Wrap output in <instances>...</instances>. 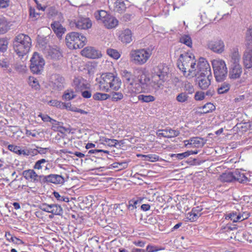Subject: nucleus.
I'll return each mask as SVG.
<instances>
[{"mask_svg":"<svg viewBox=\"0 0 252 252\" xmlns=\"http://www.w3.org/2000/svg\"><path fill=\"white\" fill-rule=\"evenodd\" d=\"M29 84L32 86V88L35 90H38L39 89L40 86L38 81L37 79L34 78L33 77L29 78Z\"/></svg>","mask_w":252,"mask_h":252,"instance_id":"obj_54","label":"nucleus"},{"mask_svg":"<svg viewBox=\"0 0 252 252\" xmlns=\"http://www.w3.org/2000/svg\"><path fill=\"white\" fill-rule=\"evenodd\" d=\"M246 39L252 43V28H249L246 33Z\"/></svg>","mask_w":252,"mask_h":252,"instance_id":"obj_61","label":"nucleus"},{"mask_svg":"<svg viewBox=\"0 0 252 252\" xmlns=\"http://www.w3.org/2000/svg\"><path fill=\"white\" fill-rule=\"evenodd\" d=\"M119 39L124 43L127 44L132 40V32L131 30L126 29L124 30L119 35Z\"/></svg>","mask_w":252,"mask_h":252,"instance_id":"obj_23","label":"nucleus"},{"mask_svg":"<svg viewBox=\"0 0 252 252\" xmlns=\"http://www.w3.org/2000/svg\"><path fill=\"white\" fill-rule=\"evenodd\" d=\"M118 140L116 139H109V140H107V143L106 145L109 146V147H116V145L117 144Z\"/></svg>","mask_w":252,"mask_h":252,"instance_id":"obj_64","label":"nucleus"},{"mask_svg":"<svg viewBox=\"0 0 252 252\" xmlns=\"http://www.w3.org/2000/svg\"><path fill=\"white\" fill-rule=\"evenodd\" d=\"M11 22L6 18L0 15V34H4L10 30Z\"/></svg>","mask_w":252,"mask_h":252,"instance_id":"obj_22","label":"nucleus"},{"mask_svg":"<svg viewBox=\"0 0 252 252\" xmlns=\"http://www.w3.org/2000/svg\"><path fill=\"white\" fill-rule=\"evenodd\" d=\"M124 94L121 92H114L112 94L111 99L113 101H118L124 98Z\"/></svg>","mask_w":252,"mask_h":252,"instance_id":"obj_50","label":"nucleus"},{"mask_svg":"<svg viewBox=\"0 0 252 252\" xmlns=\"http://www.w3.org/2000/svg\"><path fill=\"white\" fill-rule=\"evenodd\" d=\"M9 0H0V8H5L9 5Z\"/></svg>","mask_w":252,"mask_h":252,"instance_id":"obj_63","label":"nucleus"},{"mask_svg":"<svg viewBox=\"0 0 252 252\" xmlns=\"http://www.w3.org/2000/svg\"><path fill=\"white\" fill-rule=\"evenodd\" d=\"M212 79V74L210 76L199 75L197 78L198 86L202 90L207 89L211 85V81Z\"/></svg>","mask_w":252,"mask_h":252,"instance_id":"obj_19","label":"nucleus"},{"mask_svg":"<svg viewBox=\"0 0 252 252\" xmlns=\"http://www.w3.org/2000/svg\"><path fill=\"white\" fill-rule=\"evenodd\" d=\"M40 209L46 212L51 213L52 204H48L47 203H43L40 207Z\"/></svg>","mask_w":252,"mask_h":252,"instance_id":"obj_57","label":"nucleus"},{"mask_svg":"<svg viewBox=\"0 0 252 252\" xmlns=\"http://www.w3.org/2000/svg\"><path fill=\"white\" fill-rule=\"evenodd\" d=\"M122 75L127 83H129L131 81H134L133 78V76L131 73L126 70H124L122 71Z\"/></svg>","mask_w":252,"mask_h":252,"instance_id":"obj_42","label":"nucleus"},{"mask_svg":"<svg viewBox=\"0 0 252 252\" xmlns=\"http://www.w3.org/2000/svg\"><path fill=\"white\" fill-rule=\"evenodd\" d=\"M38 117H40L42 120L45 122H49L51 123V121L53 120V119L50 118L48 115L46 114H42L41 113H40L38 115Z\"/></svg>","mask_w":252,"mask_h":252,"instance_id":"obj_60","label":"nucleus"},{"mask_svg":"<svg viewBox=\"0 0 252 252\" xmlns=\"http://www.w3.org/2000/svg\"><path fill=\"white\" fill-rule=\"evenodd\" d=\"M8 43L7 39L3 38H0V52L3 53L6 51Z\"/></svg>","mask_w":252,"mask_h":252,"instance_id":"obj_51","label":"nucleus"},{"mask_svg":"<svg viewBox=\"0 0 252 252\" xmlns=\"http://www.w3.org/2000/svg\"><path fill=\"white\" fill-rule=\"evenodd\" d=\"M71 27H75L80 30H87L92 27V22L88 18L80 17L70 23Z\"/></svg>","mask_w":252,"mask_h":252,"instance_id":"obj_13","label":"nucleus"},{"mask_svg":"<svg viewBox=\"0 0 252 252\" xmlns=\"http://www.w3.org/2000/svg\"><path fill=\"white\" fill-rule=\"evenodd\" d=\"M233 176L234 181H237L241 183H244L249 181L248 178L245 176V174L239 170H236L233 172Z\"/></svg>","mask_w":252,"mask_h":252,"instance_id":"obj_29","label":"nucleus"},{"mask_svg":"<svg viewBox=\"0 0 252 252\" xmlns=\"http://www.w3.org/2000/svg\"><path fill=\"white\" fill-rule=\"evenodd\" d=\"M214 74L217 82H222L227 76L228 70L225 62L221 59L212 61Z\"/></svg>","mask_w":252,"mask_h":252,"instance_id":"obj_7","label":"nucleus"},{"mask_svg":"<svg viewBox=\"0 0 252 252\" xmlns=\"http://www.w3.org/2000/svg\"><path fill=\"white\" fill-rule=\"evenodd\" d=\"M30 62L31 71L34 74H41L45 65V61L42 56L37 52H34L31 59Z\"/></svg>","mask_w":252,"mask_h":252,"instance_id":"obj_9","label":"nucleus"},{"mask_svg":"<svg viewBox=\"0 0 252 252\" xmlns=\"http://www.w3.org/2000/svg\"><path fill=\"white\" fill-rule=\"evenodd\" d=\"M94 15L97 21H100L108 29L114 28L118 25V20L105 10H97Z\"/></svg>","mask_w":252,"mask_h":252,"instance_id":"obj_8","label":"nucleus"},{"mask_svg":"<svg viewBox=\"0 0 252 252\" xmlns=\"http://www.w3.org/2000/svg\"><path fill=\"white\" fill-rule=\"evenodd\" d=\"M229 56L231 65L240 64V55L237 49H234Z\"/></svg>","mask_w":252,"mask_h":252,"instance_id":"obj_28","label":"nucleus"},{"mask_svg":"<svg viewBox=\"0 0 252 252\" xmlns=\"http://www.w3.org/2000/svg\"><path fill=\"white\" fill-rule=\"evenodd\" d=\"M178 67L186 77L190 78L196 76V71L194 69L195 68L194 59L188 54H181L180 56Z\"/></svg>","mask_w":252,"mask_h":252,"instance_id":"obj_4","label":"nucleus"},{"mask_svg":"<svg viewBox=\"0 0 252 252\" xmlns=\"http://www.w3.org/2000/svg\"><path fill=\"white\" fill-rule=\"evenodd\" d=\"M48 56L55 60H59L62 57V54L59 49L52 48L49 50Z\"/></svg>","mask_w":252,"mask_h":252,"instance_id":"obj_30","label":"nucleus"},{"mask_svg":"<svg viewBox=\"0 0 252 252\" xmlns=\"http://www.w3.org/2000/svg\"><path fill=\"white\" fill-rule=\"evenodd\" d=\"M42 179L41 184H53L55 185H63L65 182L64 178L59 174H51L48 175H43L40 177Z\"/></svg>","mask_w":252,"mask_h":252,"instance_id":"obj_12","label":"nucleus"},{"mask_svg":"<svg viewBox=\"0 0 252 252\" xmlns=\"http://www.w3.org/2000/svg\"><path fill=\"white\" fill-rule=\"evenodd\" d=\"M194 69L196 71V75H204L210 76L212 74L210 66L204 58H200L199 59L197 65L195 64V68Z\"/></svg>","mask_w":252,"mask_h":252,"instance_id":"obj_11","label":"nucleus"},{"mask_svg":"<svg viewBox=\"0 0 252 252\" xmlns=\"http://www.w3.org/2000/svg\"><path fill=\"white\" fill-rule=\"evenodd\" d=\"M206 47L208 49L218 54L222 53L225 49L224 43L220 39H214L208 40Z\"/></svg>","mask_w":252,"mask_h":252,"instance_id":"obj_10","label":"nucleus"},{"mask_svg":"<svg viewBox=\"0 0 252 252\" xmlns=\"http://www.w3.org/2000/svg\"><path fill=\"white\" fill-rule=\"evenodd\" d=\"M99 89L105 92H109L111 90L117 91L121 88V79L112 73L102 74L99 78H97Z\"/></svg>","mask_w":252,"mask_h":252,"instance_id":"obj_1","label":"nucleus"},{"mask_svg":"<svg viewBox=\"0 0 252 252\" xmlns=\"http://www.w3.org/2000/svg\"><path fill=\"white\" fill-rule=\"evenodd\" d=\"M47 162L48 160H46L45 159H40L35 162L33 168V169L37 170L42 169V168L45 166V165Z\"/></svg>","mask_w":252,"mask_h":252,"instance_id":"obj_41","label":"nucleus"},{"mask_svg":"<svg viewBox=\"0 0 252 252\" xmlns=\"http://www.w3.org/2000/svg\"><path fill=\"white\" fill-rule=\"evenodd\" d=\"M22 176L29 181L34 183H40L41 184L43 175H38L33 169H27L23 171Z\"/></svg>","mask_w":252,"mask_h":252,"instance_id":"obj_16","label":"nucleus"},{"mask_svg":"<svg viewBox=\"0 0 252 252\" xmlns=\"http://www.w3.org/2000/svg\"><path fill=\"white\" fill-rule=\"evenodd\" d=\"M154 47L149 46L146 48L132 50L129 54L130 61L137 65L145 64L151 56Z\"/></svg>","mask_w":252,"mask_h":252,"instance_id":"obj_5","label":"nucleus"},{"mask_svg":"<svg viewBox=\"0 0 252 252\" xmlns=\"http://www.w3.org/2000/svg\"><path fill=\"white\" fill-rule=\"evenodd\" d=\"M52 126V129L55 131H61V129L65 130V128L62 126L63 123L62 122H58L54 119H53L50 123Z\"/></svg>","mask_w":252,"mask_h":252,"instance_id":"obj_37","label":"nucleus"},{"mask_svg":"<svg viewBox=\"0 0 252 252\" xmlns=\"http://www.w3.org/2000/svg\"><path fill=\"white\" fill-rule=\"evenodd\" d=\"M242 68L240 64L231 65L229 72V76L230 79H235L239 78L242 74Z\"/></svg>","mask_w":252,"mask_h":252,"instance_id":"obj_21","label":"nucleus"},{"mask_svg":"<svg viewBox=\"0 0 252 252\" xmlns=\"http://www.w3.org/2000/svg\"><path fill=\"white\" fill-rule=\"evenodd\" d=\"M30 16L32 20H37L40 16V14L36 12L35 9L31 7L30 8Z\"/></svg>","mask_w":252,"mask_h":252,"instance_id":"obj_56","label":"nucleus"},{"mask_svg":"<svg viewBox=\"0 0 252 252\" xmlns=\"http://www.w3.org/2000/svg\"><path fill=\"white\" fill-rule=\"evenodd\" d=\"M73 86L77 91H82L87 88L86 81L82 78H75L73 80Z\"/></svg>","mask_w":252,"mask_h":252,"instance_id":"obj_25","label":"nucleus"},{"mask_svg":"<svg viewBox=\"0 0 252 252\" xmlns=\"http://www.w3.org/2000/svg\"><path fill=\"white\" fill-rule=\"evenodd\" d=\"M51 214L54 215L61 216L63 213L62 207L57 204H52Z\"/></svg>","mask_w":252,"mask_h":252,"instance_id":"obj_38","label":"nucleus"},{"mask_svg":"<svg viewBox=\"0 0 252 252\" xmlns=\"http://www.w3.org/2000/svg\"><path fill=\"white\" fill-rule=\"evenodd\" d=\"M136 81L139 85V87L146 90H154L151 86V81L150 78L144 72H141L137 76Z\"/></svg>","mask_w":252,"mask_h":252,"instance_id":"obj_17","label":"nucleus"},{"mask_svg":"<svg viewBox=\"0 0 252 252\" xmlns=\"http://www.w3.org/2000/svg\"><path fill=\"white\" fill-rule=\"evenodd\" d=\"M126 3L128 1L127 0H117L114 3V10L118 13H121L125 11L126 8Z\"/></svg>","mask_w":252,"mask_h":252,"instance_id":"obj_26","label":"nucleus"},{"mask_svg":"<svg viewBox=\"0 0 252 252\" xmlns=\"http://www.w3.org/2000/svg\"><path fill=\"white\" fill-rule=\"evenodd\" d=\"M189 96L186 92L180 93L176 96V100L181 103H184L188 100Z\"/></svg>","mask_w":252,"mask_h":252,"instance_id":"obj_47","label":"nucleus"},{"mask_svg":"<svg viewBox=\"0 0 252 252\" xmlns=\"http://www.w3.org/2000/svg\"><path fill=\"white\" fill-rule=\"evenodd\" d=\"M170 156L172 158H174L176 159L181 160L184 158L188 157L189 153L185 152L180 154H172Z\"/></svg>","mask_w":252,"mask_h":252,"instance_id":"obj_53","label":"nucleus"},{"mask_svg":"<svg viewBox=\"0 0 252 252\" xmlns=\"http://www.w3.org/2000/svg\"><path fill=\"white\" fill-rule=\"evenodd\" d=\"M26 66L23 64L17 63L15 65V69L19 72H23L26 70Z\"/></svg>","mask_w":252,"mask_h":252,"instance_id":"obj_59","label":"nucleus"},{"mask_svg":"<svg viewBox=\"0 0 252 252\" xmlns=\"http://www.w3.org/2000/svg\"><path fill=\"white\" fill-rule=\"evenodd\" d=\"M230 84L227 82H224L218 86L217 93L219 94L227 93L230 88Z\"/></svg>","mask_w":252,"mask_h":252,"instance_id":"obj_31","label":"nucleus"},{"mask_svg":"<svg viewBox=\"0 0 252 252\" xmlns=\"http://www.w3.org/2000/svg\"><path fill=\"white\" fill-rule=\"evenodd\" d=\"M51 27L59 38H61L65 32V29L59 22H53L51 25Z\"/></svg>","mask_w":252,"mask_h":252,"instance_id":"obj_24","label":"nucleus"},{"mask_svg":"<svg viewBox=\"0 0 252 252\" xmlns=\"http://www.w3.org/2000/svg\"><path fill=\"white\" fill-rule=\"evenodd\" d=\"M124 94L128 97H133L141 92L139 85L136 81H131L128 83L123 90Z\"/></svg>","mask_w":252,"mask_h":252,"instance_id":"obj_14","label":"nucleus"},{"mask_svg":"<svg viewBox=\"0 0 252 252\" xmlns=\"http://www.w3.org/2000/svg\"><path fill=\"white\" fill-rule=\"evenodd\" d=\"M114 168H118V170H122L126 168L127 167L126 162H115L112 164Z\"/></svg>","mask_w":252,"mask_h":252,"instance_id":"obj_55","label":"nucleus"},{"mask_svg":"<svg viewBox=\"0 0 252 252\" xmlns=\"http://www.w3.org/2000/svg\"><path fill=\"white\" fill-rule=\"evenodd\" d=\"M180 42L182 43L189 47L192 46V40L190 36L187 34L182 35L180 38Z\"/></svg>","mask_w":252,"mask_h":252,"instance_id":"obj_39","label":"nucleus"},{"mask_svg":"<svg viewBox=\"0 0 252 252\" xmlns=\"http://www.w3.org/2000/svg\"><path fill=\"white\" fill-rule=\"evenodd\" d=\"M93 97L95 100H104L109 98L110 95L107 94L95 93Z\"/></svg>","mask_w":252,"mask_h":252,"instance_id":"obj_40","label":"nucleus"},{"mask_svg":"<svg viewBox=\"0 0 252 252\" xmlns=\"http://www.w3.org/2000/svg\"><path fill=\"white\" fill-rule=\"evenodd\" d=\"M32 47L31 37L25 34H18L13 41V47L14 52L19 57H23L30 51Z\"/></svg>","mask_w":252,"mask_h":252,"instance_id":"obj_2","label":"nucleus"},{"mask_svg":"<svg viewBox=\"0 0 252 252\" xmlns=\"http://www.w3.org/2000/svg\"><path fill=\"white\" fill-rule=\"evenodd\" d=\"M180 134V131L178 130H174L171 128H166L163 129L164 137L172 138L178 136Z\"/></svg>","mask_w":252,"mask_h":252,"instance_id":"obj_33","label":"nucleus"},{"mask_svg":"<svg viewBox=\"0 0 252 252\" xmlns=\"http://www.w3.org/2000/svg\"><path fill=\"white\" fill-rule=\"evenodd\" d=\"M107 54L114 59L117 60L120 57V54L117 50L111 48L107 50Z\"/></svg>","mask_w":252,"mask_h":252,"instance_id":"obj_48","label":"nucleus"},{"mask_svg":"<svg viewBox=\"0 0 252 252\" xmlns=\"http://www.w3.org/2000/svg\"><path fill=\"white\" fill-rule=\"evenodd\" d=\"M134 17H135V14L133 13H132V14L126 13L124 15V16L123 17V19L124 21L127 22V21H130Z\"/></svg>","mask_w":252,"mask_h":252,"instance_id":"obj_62","label":"nucleus"},{"mask_svg":"<svg viewBox=\"0 0 252 252\" xmlns=\"http://www.w3.org/2000/svg\"><path fill=\"white\" fill-rule=\"evenodd\" d=\"M169 68L165 64H160L153 69L152 76L151 86L157 91L163 86V83L168 77Z\"/></svg>","mask_w":252,"mask_h":252,"instance_id":"obj_3","label":"nucleus"},{"mask_svg":"<svg viewBox=\"0 0 252 252\" xmlns=\"http://www.w3.org/2000/svg\"><path fill=\"white\" fill-rule=\"evenodd\" d=\"M220 180L222 182H232L234 181L233 172H227L222 173L220 176Z\"/></svg>","mask_w":252,"mask_h":252,"instance_id":"obj_32","label":"nucleus"},{"mask_svg":"<svg viewBox=\"0 0 252 252\" xmlns=\"http://www.w3.org/2000/svg\"><path fill=\"white\" fill-rule=\"evenodd\" d=\"M242 217V216H240V213L236 212H232L227 215L226 219L228 218L233 222H238L243 220Z\"/></svg>","mask_w":252,"mask_h":252,"instance_id":"obj_35","label":"nucleus"},{"mask_svg":"<svg viewBox=\"0 0 252 252\" xmlns=\"http://www.w3.org/2000/svg\"><path fill=\"white\" fill-rule=\"evenodd\" d=\"M184 90L188 92L189 94H192L194 92V89L193 85L188 82H185Z\"/></svg>","mask_w":252,"mask_h":252,"instance_id":"obj_52","label":"nucleus"},{"mask_svg":"<svg viewBox=\"0 0 252 252\" xmlns=\"http://www.w3.org/2000/svg\"><path fill=\"white\" fill-rule=\"evenodd\" d=\"M200 216V214L197 215V214L191 211L187 214L186 219L187 220L193 222L196 221Z\"/></svg>","mask_w":252,"mask_h":252,"instance_id":"obj_49","label":"nucleus"},{"mask_svg":"<svg viewBox=\"0 0 252 252\" xmlns=\"http://www.w3.org/2000/svg\"><path fill=\"white\" fill-rule=\"evenodd\" d=\"M243 63L246 68H250L252 67V50L244 52Z\"/></svg>","mask_w":252,"mask_h":252,"instance_id":"obj_27","label":"nucleus"},{"mask_svg":"<svg viewBox=\"0 0 252 252\" xmlns=\"http://www.w3.org/2000/svg\"><path fill=\"white\" fill-rule=\"evenodd\" d=\"M216 107L213 103L211 102L207 103L202 107L203 113H208L214 110Z\"/></svg>","mask_w":252,"mask_h":252,"instance_id":"obj_45","label":"nucleus"},{"mask_svg":"<svg viewBox=\"0 0 252 252\" xmlns=\"http://www.w3.org/2000/svg\"><path fill=\"white\" fill-rule=\"evenodd\" d=\"M184 143L187 148H199L204 145L205 141L202 138L195 137L185 140Z\"/></svg>","mask_w":252,"mask_h":252,"instance_id":"obj_18","label":"nucleus"},{"mask_svg":"<svg viewBox=\"0 0 252 252\" xmlns=\"http://www.w3.org/2000/svg\"><path fill=\"white\" fill-rule=\"evenodd\" d=\"M51 85L55 91H61L64 87V78L60 74H55L51 77Z\"/></svg>","mask_w":252,"mask_h":252,"instance_id":"obj_15","label":"nucleus"},{"mask_svg":"<svg viewBox=\"0 0 252 252\" xmlns=\"http://www.w3.org/2000/svg\"><path fill=\"white\" fill-rule=\"evenodd\" d=\"M65 42L66 46L70 49H80L85 45L87 39L81 33L71 32L66 34Z\"/></svg>","mask_w":252,"mask_h":252,"instance_id":"obj_6","label":"nucleus"},{"mask_svg":"<svg viewBox=\"0 0 252 252\" xmlns=\"http://www.w3.org/2000/svg\"><path fill=\"white\" fill-rule=\"evenodd\" d=\"M141 202L138 200H130L128 201V204L127 205V209L132 212L137 208V206H135V204H139Z\"/></svg>","mask_w":252,"mask_h":252,"instance_id":"obj_44","label":"nucleus"},{"mask_svg":"<svg viewBox=\"0 0 252 252\" xmlns=\"http://www.w3.org/2000/svg\"><path fill=\"white\" fill-rule=\"evenodd\" d=\"M145 158V160L150 162H155L158 161L159 157L156 154H149L147 155H142Z\"/></svg>","mask_w":252,"mask_h":252,"instance_id":"obj_46","label":"nucleus"},{"mask_svg":"<svg viewBox=\"0 0 252 252\" xmlns=\"http://www.w3.org/2000/svg\"><path fill=\"white\" fill-rule=\"evenodd\" d=\"M205 98V93L201 91L196 92L194 95V99L196 100H202Z\"/></svg>","mask_w":252,"mask_h":252,"instance_id":"obj_58","label":"nucleus"},{"mask_svg":"<svg viewBox=\"0 0 252 252\" xmlns=\"http://www.w3.org/2000/svg\"><path fill=\"white\" fill-rule=\"evenodd\" d=\"M76 95L74 92L71 89H67L63 95V99L65 100H70L76 97Z\"/></svg>","mask_w":252,"mask_h":252,"instance_id":"obj_36","label":"nucleus"},{"mask_svg":"<svg viewBox=\"0 0 252 252\" xmlns=\"http://www.w3.org/2000/svg\"><path fill=\"white\" fill-rule=\"evenodd\" d=\"M138 100L142 103H149L153 102L156 98L152 95L149 94H139L137 96Z\"/></svg>","mask_w":252,"mask_h":252,"instance_id":"obj_34","label":"nucleus"},{"mask_svg":"<svg viewBox=\"0 0 252 252\" xmlns=\"http://www.w3.org/2000/svg\"><path fill=\"white\" fill-rule=\"evenodd\" d=\"M53 194L55 198L59 202H69V198L64 195H61L58 192L54 191Z\"/></svg>","mask_w":252,"mask_h":252,"instance_id":"obj_43","label":"nucleus"},{"mask_svg":"<svg viewBox=\"0 0 252 252\" xmlns=\"http://www.w3.org/2000/svg\"><path fill=\"white\" fill-rule=\"evenodd\" d=\"M81 54L83 56L91 59H96L101 56L100 53L98 50L92 47L85 48L81 51Z\"/></svg>","mask_w":252,"mask_h":252,"instance_id":"obj_20","label":"nucleus"}]
</instances>
